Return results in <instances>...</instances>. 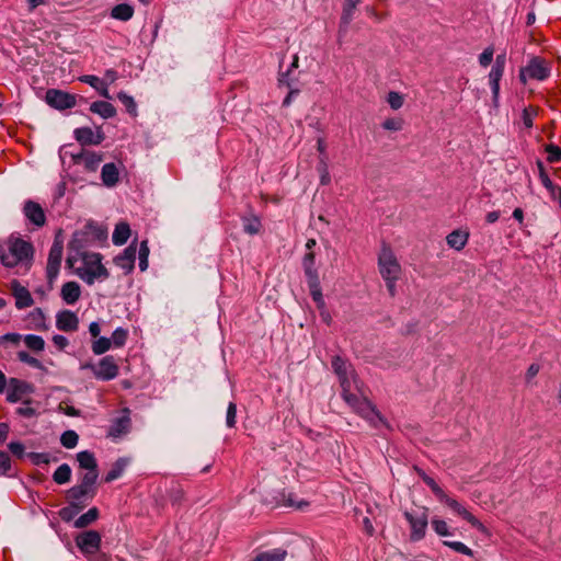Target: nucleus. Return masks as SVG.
<instances>
[{
	"label": "nucleus",
	"instance_id": "1",
	"mask_svg": "<svg viewBox=\"0 0 561 561\" xmlns=\"http://www.w3.org/2000/svg\"><path fill=\"white\" fill-rule=\"evenodd\" d=\"M81 234V232H76L69 242L70 253L66 263L83 282L92 285L96 279H106L108 272L102 264L101 254L80 250Z\"/></svg>",
	"mask_w": 561,
	"mask_h": 561
},
{
	"label": "nucleus",
	"instance_id": "2",
	"mask_svg": "<svg viewBox=\"0 0 561 561\" xmlns=\"http://www.w3.org/2000/svg\"><path fill=\"white\" fill-rule=\"evenodd\" d=\"M33 253L32 243L16 237H10L0 245V261L7 267L28 263L33 257Z\"/></svg>",
	"mask_w": 561,
	"mask_h": 561
},
{
	"label": "nucleus",
	"instance_id": "3",
	"mask_svg": "<svg viewBox=\"0 0 561 561\" xmlns=\"http://www.w3.org/2000/svg\"><path fill=\"white\" fill-rule=\"evenodd\" d=\"M378 270L390 297L397 295V282L402 274L401 265L390 247L383 245L378 255Z\"/></svg>",
	"mask_w": 561,
	"mask_h": 561
},
{
	"label": "nucleus",
	"instance_id": "4",
	"mask_svg": "<svg viewBox=\"0 0 561 561\" xmlns=\"http://www.w3.org/2000/svg\"><path fill=\"white\" fill-rule=\"evenodd\" d=\"M75 541L88 561H108L105 553H100L102 537L99 531H82L75 538Z\"/></svg>",
	"mask_w": 561,
	"mask_h": 561
},
{
	"label": "nucleus",
	"instance_id": "5",
	"mask_svg": "<svg viewBox=\"0 0 561 561\" xmlns=\"http://www.w3.org/2000/svg\"><path fill=\"white\" fill-rule=\"evenodd\" d=\"M345 402L355 413L369 422L371 426L378 427L383 422L376 407L367 398L355 394L352 398L347 397Z\"/></svg>",
	"mask_w": 561,
	"mask_h": 561
},
{
	"label": "nucleus",
	"instance_id": "6",
	"mask_svg": "<svg viewBox=\"0 0 561 561\" xmlns=\"http://www.w3.org/2000/svg\"><path fill=\"white\" fill-rule=\"evenodd\" d=\"M551 68L549 62L541 57H533L526 67L520 70L519 79L523 83L527 79L543 81L549 78Z\"/></svg>",
	"mask_w": 561,
	"mask_h": 561
},
{
	"label": "nucleus",
	"instance_id": "7",
	"mask_svg": "<svg viewBox=\"0 0 561 561\" xmlns=\"http://www.w3.org/2000/svg\"><path fill=\"white\" fill-rule=\"evenodd\" d=\"M404 516L411 527V540L420 541L423 539L428 525L427 510L423 508L421 512H405Z\"/></svg>",
	"mask_w": 561,
	"mask_h": 561
},
{
	"label": "nucleus",
	"instance_id": "8",
	"mask_svg": "<svg viewBox=\"0 0 561 561\" xmlns=\"http://www.w3.org/2000/svg\"><path fill=\"white\" fill-rule=\"evenodd\" d=\"M439 502L447 505L454 513L458 516L462 517L467 520L472 527L478 529L480 533L485 534L486 527L476 517L473 516L463 505H461L457 500L448 496L444 493V496L439 499Z\"/></svg>",
	"mask_w": 561,
	"mask_h": 561
},
{
	"label": "nucleus",
	"instance_id": "9",
	"mask_svg": "<svg viewBox=\"0 0 561 561\" xmlns=\"http://www.w3.org/2000/svg\"><path fill=\"white\" fill-rule=\"evenodd\" d=\"M45 101L49 106L59 111L72 108L77 104L76 95L58 89H48Z\"/></svg>",
	"mask_w": 561,
	"mask_h": 561
},
{
	"label": "nucleus",
	"instance_id": "10",
	"mask_svg": "<svg viewBox=\"0 0 561 561\" xmlns=\"http://www.w3.org/2000/svg\"><path fill=\"white\" fill-rule=\"evenodd\" d=\"M62 242L56 239L50 247L46 266V275L49 283H53L58 276L62 260Z\"/></svg>",
	"mask_w": 561,
	"mask_h": 561
},
{
	"label": "nucleus",
	"instance_id": "11",
	"mask_svg": "<svg viewBox=\"0 0 561 561\" xmlns=\"http://www.w3.org/2000/svg\"><path fill=\"white\" fill-rule=\"evenodd\" d=\"M91 370L96 379L108 381L118 376L119 368L113 356H104L98 365H91Z\"/></svg>",
	"mask_w": 561,
	"mask_h": 561
},
{
	"label": "nucleus",
	"instance_id": "12",
	"mask_svg": "<svg viewBox=\"0 0 561 561\" xmlns=\"http://www.w3.org/2000/svg\"><path fill=\"white\" fill-rule=\"evenodd\" d=\"M34 387L27 381L10 378L7 387V400L9 402L21 401L26 394L33 393Z\"/></svg>",
	"mask_w": 561,
	"mask_h": 561
},
{
	"label": "nucleus",
	"instance_id": "13",
	"mask_svg": "<svg viewBox=\"0 0 561 561\" xmlns=\"http://www.w3.org/2000/svg\"><path fill=\"white\" fill-rule=\"evenodd\" d=\"M95 495V491L84 488L81 484L72 486L67 492V499L77 508H83Z\"/></svg>",
	"mask_w": 561,
	"mask_h": 561
},
{
	"label": "nucleus",
	"instance_id": "14",
	"mask_svg": "<svg viewBox=\"0 0 561 561\" xmlns=\"http://www.w3.org/2000/svg\"><path fill=\"white\" fill-rule=\"evenodd\" d=\"M23 214L36 227H43L46 224V215L43 207L34 201L30 199L24 203Z\"/></svg>",
	"mask_w": 561,
	"mask_h": 561
},
{
	"label": "nucleus",
	"instance_id": "15",
	"mask_svg": "<svg viewBox=\"0 0 561 561\" xmlns=\"http://www.w3.org/2000/svg\"><path fill=\"white\" fill-rule=\"evenodd\" d=\"M72 158L76 164H82L87 171L94 172L102 162L103 154L90 150H82L80 153L75 154Z\"/></svg>",
	"mask_w": 561,
	"mask_h": 561
},
{
	"label": "nucleus",
	"instance_id": "16",
	"mask_svg": "<svg viewBox=\"0 0 561 561\" xmlns=\"http://www.w3.org/2000/svg\"><path fill=\"white\" fill-rule=\"evenodd\" d=\"M75 138L82 146L100 145L104 140V134L101 129L94 133L90 127H80L75 129Z\"/></svg>",
	"mask_w": 561,
	"mask_h": 561
},
{
	"label": "nucleus",
	"instance_id": "17",
	"mask_svg": "<svg viewBox=\"0 0 561 561\" xmlns=\"http://www.w3.org/2000/svg\"><path fill=\"white\" fill-rule=\"evenodd\" d=\"M56 327L64 332H75L79 327L77 314L70 310H64L57 313Z\"/></svg>",
	"mask_w": 561,
	"mask_h": 561
},
{
	"label": "nucleus",
	"instance_id": "18",
	"mask_svg": "<svg viewBox=\"0 0 561 561\" xmlns=\"http://www.w3.org/2000/svg\"><path fill=\"white\" fill-rule=\"evenodd\" d=\"M340 386L342 388V398L344 401H346V398L354 397L355 393L352 392L353 388L356 389L358 392H362V382L357 379L354 370L339 377Z\"/></svg>",
	"mask_w": 561,
	"mask_h": 561
},
{
	"label": "nucleus",
	"instance_id": "19",
	"mask_svg": "<svg viewBox=\"0 0 561 561\" xmlns=\"http://www.w3.org/2000/svg\"><path fill=\"white\" fill-rule=\"evenodd\" d=\"M12 294L15 298V306L18 309L31 307L34 304L31 293L27 288L22 286L18 280L12 282Z\"/></svg>",
	"mask_w": 561,
	"mask_h": 561
},
{
	"label": "nucleus",
	"instance_id": "20",
	"mask_svg": "<svg viewBox=\"0 0 561 561\" xmlns=\"http://www.w3.org/2000/svg\"><path fill=\"white\" fill-rule=\"evenodd\" d=\"M137 248L135 243L129 244L122 254L114 259L115 264L129 273L134 268Z\"/></svg>",
	"mask_w": 561,
	"mask_h": 561
},
{
	"label": "nucleus",
	"instance_id": "21",
	"mask_svg": "<svg viewBox=\"0 0 561 561\" xmlns=\"http://www.w3.org/2000/svg\"><path fill=\"white\" fill-rule=\"evenodd\" d=\"M122 413L123 414L119 417L114 420V422L110 428L108 433L113 437H119V436L128 433L130 430L131 422H130V417H129V410L124 409L122 411Z\"/></svg>",
	"mask_w": 561,
	"mask_h": 561
},
{
	"label": "nucleus",
	"instance_id": "22",
	"mask_svg": "<svg viewBox=\"0 0 561 561\" xmlns=\"http://www.w3.org/2000/svg\"><path fill=\"white\" fill-rule=\"evenodd\" d=\"M79 80L95 89L99 92V94L104 99H111L107 83L99 77L92 75H83L79 77Z\"/></svg>",
	"mask_w": 561,
	"mask_h": 561
},
{
	"label": "nucleus",
	"instance_id": "23",
	"mask_svg": "<svg viewBox=\"0 0 561 561\" xmlns=\"http://www.w3.org/2000/svg\"><path fill=\"white\" fill-rule=\"evenodd\" d=\"M81 295L80 285L76 282H67L61 287V297L68 305L76 304Z\"/></svg>",
	"mask_w": 561,
	"mask_h": 561
},
{
	"label": "nucleus",
	"instance_id": "24",
	"mask_svg": "<svg viewBox=\"0 0 561 561\" xmlns=\"http://www.w3.org/2000/svg\"><path fill=\"white\" fill-rule=\"evenodd\" d=\"M468 239V232L462 230H454L446 237V242L450 248L460 251L466 247Z\"/></svg>",
	"mask_w": 561,
	"mask_h": 561
},
{
	"label": "nucleus",
	"instance_id": "25",
	"mask_svg": "<svg viewBox=\"0 0 561 561\" xmlns=\"http://www.w3.org/2000/svg\"><path fill=\"white\" fill-rule=\"evenodd\" d=\"M90 111L103 118H112L116 115V108L113 104L105 101H95L90 105Z\"/></svg>",
	"mask_w": 561,
	"mask_h": 561
},
{
	"label": "nucleus",
	"instance_id": "26",
	"mask_svg": "<svg viewBox=\"0 0 561 561\" xmlns=\"http://www.w3.org/2000/svg\"><path fill=\"white\" fill-rule=\"evenodd\" d=\"M101 178L106 186H114L119 180L118 169L114 163H105L102 168Z\"/></svg>",
	"mask_w": 561,
	"mask_h": 561
},
{
	"label": "nucleus",
	"instance_id": "27",
	"mask_svg": "<svg viewBox=\"0 0 561 561\" xmlns=\"http://www.w3.org/2000/svg\"><path fill=\"white\" fill-rule=\"evenodd\" d=\"M129 237H130V227L127 222L122 221L115 226V229H114V232L112 236V241L115 245H123L124 243L127 242Z\"/></svg>",
	"mask_w": 561,
	"mask_h": 561
},
{
	"label": "nucleus",
	"instance_id": "28",
	"mask_svg": "<svg viewBox=\"0 0 561 561\" xmlns=\"http://www.w3.org/2000/svg\"><path fill=\"white\" fill-rule=\"evenodd\" d=\"M134 15V8L128 3H119L112 8L111 16L118 21H129Z\"/></svg>",
	"mask_w": 561,
	"mask_h": 561
},
{
	"label": "nucleus",
	"instance_id": "29",
	"mask_svg": "<svg viewBox=\"0 0 561 561\" xmlns=\"http://www.w3.org/2000/svg\"><path fill=\"white\" fill-rule=\"evenodd\" d=\"M77 461L81 469L98 470V462L93 453L83 450L77 454Z\"/></svg>",
	"mask_w": 561,
	"mask_h": 561
},
{
	"label": "nucleus",
	"instance_id": "30",
	"mask_svg": "<svg viewBox=\"0 0 561 561\" xmlns=\"http://www.w3.org/2000/svg\"><path fill=\"white\" fill-rule=\"evenodd\" d=\"M127 465H128V460L126 458L117 459L113 463V466L108 470V472L106 473V476L104 478V481L105 482H112V481L118 479L119 477H122V474L124 473Z\"/></svg>",
	"mask_w": 561,
	"mask_h": 561
},
{
	"label": "nucleus",
	"instance_id": "31",
	"mask_svg": "<svg viewBox=\"0 0 561 561\" xmlns=\"http://www.w3.org/2000/svg\"><path fill=\"white\" fill-rule=\"evenodd\" d=\"M505 68V55H497L495 64L489 73V83L500 82Z\"/></svg>",
	"mask_w": 561,
	"mask_h": 561
},
{
	"label": "nucleus",
	"instance_id": "32",
	"mask_svg": "<svg viewBox=\"0 0 561 561\" xmlns=\"http://www.w3.org/2000/svg\"><path fill=\"white\" fill-rule=\"evenodd\" d=\"M286 556L285 549L276 548L257 554L253 561H284Z\"/></svg>",
	"mask_w": 561,
	"mask_h": 561
},
{
	"label": "nucleus",
	"instance_id": "33",
	"mask_svg": "<svg viewBox=\"0 0 561 561\" xmlns=\"http://www.w3.org/2000/svg\"><path fill=\"white\" fill-rule=\"evenodd\" d=\"M99 517V511L96 507L90 508L87 513L82 514L75 520V527L84 528L95 522Z\"/></svg>",
	"mask_w": 561,
	"mask_h": 561
},
{
	"label": "nucleus",
	"instance_id": "34",
	"mask_svg": "<svg viewBox=\"0 0 561 561\" xmlns=\"http://www.w3.org/2000/svg\"><path fill=\"white\" fill-rule=\"evenodd\" d=\"M332 368L337 377L344 376L351 371H353L351 365L346 359L341 356H334L331 360Z\"/></svg>",
	"mask_w": 561,
	"mask_h": 561
},
{
	"label": "nucleus",
	"instance_id": "35",
	"mask_svg": "<svg viewBox=\"0 0 561 561\" xmlns=\"http://www.w3.org/2000/svg\"><path fill=\"white\" fill-rule=\"evenodd\" d=\"M71 468L67 463L59 466L53 474V479L57 484H65L70 481Z\"/></svg>",
	"mask_w": 561,
	"mask_h": 561
},
{
	"label": "nucleus",
	"instance_id": "36",
	"mask_svg": "<svg viewBox=\"0 0 561 561\" xmlns=\"http://www.w3.org/2000/svg\"><path fill=\"white\" fill-rule=\"evenodd\" d=\"M243 230L248 234H257L262 228L261 221L256 216L244 217L242 219Z\"/></svg>",
	"mask_w": 561,
	"mask_h": 561
},
{
	"label": "nucleus",
	"instance_id": "37",
	"mask_svg": "<svg viewBox=\"0 0 561 561\" xmlns=\"http://www.w3.org/2000/svg\"><path fill=\"white\" fill-rule=\"evenodd\" d=\"M24 343L30 350H32L34 352H42L45 347L44 339L42 336L34 335V334L25 335Z\"/></svg>",
	"mask_w": 561,
	"mask_h": 561
},
{
	"label": "nucleus",
	"instance_id": "38",
	"mask_svg": "<svg viewBox=\"0 0 561 561\" xmlns=\"http://www.w3.org/2000/svg\"><path fill=\"white\" fill-rule=\"evenodd\" d=\"M538 115V107L529 105L523 110L522 121L525 128L530 129L534 126V119Z\"/></svg>",
	"mask_w": 561,
	"mask_h": 561
},
{
	"label": "nucleus",
	"instance_id": "39",
	"mask_svg": "<svg viewBox=\"0 0 561 561\" xmlns=\"http://www.w3.org/2000/svg\"><path fill=\"white\" fill-rule=\"evenodd\" d=\"M117 99L122 102V104L125 106L126 111L133 115L137 116V104L133 96L128 95L127 93L121 91L117 93Z\"/></svg>",
	"mask_w": 561,
	"mask_h": 561
},
{
	"label": "nucleus",
	"instance_id": "40",
	"mask_svg": "<svg viewBox=\"0 0 561 561\" xmlns=\"http://www.w3.org/2000/svg\"><path fill=\"white\" fill-rule=\"evenodd\" d=\"M386 101L393 111H398L404 104V95L397 91H390L386 96Z\"/></svg>",
	"mask_w": 561,
	"mask_h": 561
},
{
	"label": "nucleus",
	"instance_id": "41",
	"mask_svg": "<svg viewBox=\"0 0 561 561\" xmlns=\"http://www.w3.org/2000/svg\"><path fill=\"white\" fill-rule=\"evenodd\" d=\"M431 525L434 531L440 537L453 535V533L449 530V526L447 525V523L438 517L432 518Z\"/></svg>",
	"mask_w": 561,
	"mask_h": 561
},
{
	"label": "nucleus",
	"instance_id": "42",
	"mask_svg": "<svg viewBox=\"0 0 561 561\" xmlns=\"http://www.w3.org/2000/svg\"><path fill=\"white\" fill-rule=\"evenodd\" d=\"M420 477L424 481V483L432 490L435 496L439 500L444 496L445 491L435 482L433 478L427 476L424 471H419Z\"/></svg>",
	"mask_w": 561,
	"mask_h": 561
},
{
	"label": "nucleus",
	"instance_id": "43",
	"mask_svg": "<svg viewBox=\"0 0 561 561\" xmlns=\"http://www.w3.org/2000/svg\"><path fill=\"white\" fill-rule=\"evenodd\" d=\"M111 340L108 337L102 336L92 343L91 348L95 355H102L106 353L111 348Z\"/></svg>",
	"mask_w": 561,
	"mask_h": 561
},
{
	"label": "nucleus",
	"instance_id": "44",
	"mask_svg": "<svg viewBox=\"0 0 561 561\" xmlns=\"http://www.w3.org/2000/svg\"><path fill=\"white\" fill-rule=\"evenodd\" d=\"M79 436L75 431H66L60 436V443L64 447L70 449L75 448L78 444Z\"/></svg>",
	"mask_w": 561,
	"mask_h": 561
},
{
	"label": "nucleus",
	"instance_id": "45",
	"mask_svg": "<svg viewBox=\"0 0 561 561\" xmlns=\"http://www.w3.org/2000/svg\"><path fill=\"white\" fill-rule=\"evenodd\" d=\"M98 470H88L81 478L80 483L84 488L95 491V483L98 480Z\"/></svg>",
	"mask_w": 561,
	"mask_h": 561
},
{
	"label": "nucleus",
	"instance_id": "46",
	"mask_svg": "<svg viewBox=\"0 0 561 561\" xmlns=\"http://www.w3.org/2000/svg\"><path fill=\"white\" fill-rule=\"evenodd\" d=\"M443 545L453 549L454 551H456L458 553H461V554H465L468 557L473 556L472 549H470L468 546H466L465 543H462L460 541L443 540Z\"/></svg>",
	"mask_w": 561,
	"mask_h": 561
},
{
	"label": "nucleus",
	"instance_id": "47",
	"mask_svg": "<svg viewBox=\"0 0 561 561\" xmlns=\"http://www.w3.org/2000/svg\"><path fill=\"white\" fill-rule=\"evenodd\" d=\"M443 545L453 549L454 551H456L458 553H461V554H465L468 557L473 556L472 549H470L468 546H466L465 543H462L460 541L443 540Z\"/></svg>",
	"mask_w": 561,
	"mask_h": 561
},
{
	"label": "nucleus",
	"instance_id": "48",
	"mask_svg": "<svg viewBox=\"0 0 561 561\" xmlns=\"http://www.w3.org/2000/svg\"><path fill=\"white\" fill-rule=\"evenodd\" d=\"M404 122L400 117H389L382 122V128L390 131L402 130Z\"/></svg>",
	"mask_w": 561,
	"mask_h": 561
},
{
	"label": "nucleus",
	"instance_id": "49",
	"mask_svg": "<svg viewBox=\"0 0 561 561\" xmlns=\"http://www.w3.org/2000/svg\"><path fill=\"white\" fill-rule=\"evenodd\" d=\"M547 152V160L550 163H558L561 161V148L557 145L549 144L545 148Z\"/></svg>",
	"mask_w": 561,
	"mask_h": 561
},
{
	"label": "nucleus",
	"instance_id": "50",
	"mask_svg": "<svg viewBox=\"0 0 561 561\" xmlns=\"http://www.w3.org/2000/svg\"><path fill=\"white\" fill-rule=\"evenodd\" d=\"M298 65H299V57H298V55H294L289 69L286 72L279 73L278 82L280 85H286V87L290 88L289 75L294 69L298 68Z\"/></svg>",
	"mask_w": 561,
	"mask_h": 561
},
{
	"label": "nucleus",
	"instance_id": "51",
	"mask_svg": "<svg viewBox=\"0 0 561 561\" xmlns=\"http://www.w3.org/2000/svg\"><path fill=\"white\" fill-rule=\"evenodd\" d=\"M127 336H128V333L125 329L117 328L113 332L112 337L110 340L115 347H122L125 345Z\"/></svg>",
	"mask_w": 561,
	"mask_h": 561
},
{
	"label": "nucleus",
	"instance_id": "52",
	"mask_svg": "<svg viewBox=\"0 0 561 561\" xmlns=\"http://www.w3.org/2000/svg\"><path fill=\"white\" fill-rule=\"evenodd\" d=\"M318 171L320 173V183L322 185H328L331 182V176L328 170L327 157L320 158Z\"/></svg>",
	"mask_w": 561,
	"mask_h": 561
},
{
	"label": "nucleus",
	"instance_id": "53",
	"mask_svg": "<svg viewBox=\"0 0 561 561\" xmlns=\"http://www.w3.org/2000/svg\"><path fill=\"white\" fill-rule=\"evenodd\" d=\"M33 328L36 330L45 329V316L41 309L33 310L28 316Z\"/></svg>",
	"mask_w": 561,
	"mask_h": 561
},
{
	"label": "nucleus",
	"instance_id": "54",
	"mask_svg": "<svg viewBox=\"0 0 561 561\" xmlns=\"http://www.w3.org/2000/svg\"><path fill=\"white\" fill-rule=\"evenodd\" d=\"M169 499L173 506H179L184 500V492L180 485H173L169 492Z\"/></svg>",
	"mask_w": 561,
	"mask_h": 561
},
{
	"label": "nucleus",
	"instance_id": "55",
	"mask_svg": "<svg viewBox=\"0 0 561 561\" xmlns=\"http://www.w3.org/2000/svg\"><path fill=\"white\" fill-rule=\"evenodd\" d=\"M18 358H19L20 362L25 363V364L30 365L31 367H34V368H42L43 367L42 363L37 358L31 356L25 351H20L18 353Z\"/></svg>",
	"mask_w": 561,
	"mask_h": 561
},
{
	"label": "nucleus",
	"instance_id": "56",
	"mask_svg": "<svg viewBox=\"0 0 561 561\" xmlns=\"http://www.w3.org/2000/svg\"><path fill=\"white\" fill-rule=\"evenodd\" d=\"M27 456L35 466L48 465L50 462V456L47 453H30Z\"/></svg>",
	"mask_w": 561,
	"mask_h": 561
},
{
	"label": "nucleus",
	"instance_id": "57",
	"mask_svg": "<svg viewBox=\"0 0 561 561\" xmlns=\"http://www.w3.org/2000/svg\"><path fill=\"white\" fill-rule=\"evenodd\" d=\"M11 468L9 455L5 451H0V476H9Z\"/></svg>",
	"mask_w": 561,
	"mask_h": 561
},
{
	"label": "nucleus",
	"instance_id": "58",
	"mask_svg": "<svg viewBox=\"0 0 561 561\" xmlns=\"http://www.w3.org/2000/svg\"><path fill=\"white\" fill-rule=\"evenodd\" d=\"M310 291H311L312 299L314 300V302H317L318 307L324 306L323 296H322V293H321V289L319 287V283L317 279H314L312 282V284L310 285Z\"/></svg>",
	"mask_w": 561,
	"mask_h": 561
},
{
	"label": "nucleus",
	"instance_id": "59",
	"mask_svg": "<svg viewBox=\"0 0 561 561\" xmlns=\"http://www.w3.org/2000/svg\"><path fill=\"white\" fill-rule=\"evenodd\" d=\"M493 55L494 48L491 46L486 47L479 56V64L482 67H488L493 60Z\"/></svg>",
	"mask_w": 561,
	"mask_h": 561
},
{
	"label": "nucleus",
	"instance_id": "60",
	"mask_svg": "<svg viewBox=\"0 0 561 561\" xmlns=\"http://www.w3.org/2000/svg\"><path fill=\"white\" fill-rule=\"evenodd\" d=\"M80 510L71 504V506L62 507L59 511V516L64 522H70Z\"/></svg>",
	"mask_w": 561,
	"mask_h": 561
},
{
	"label": "nucleus",
	"instance_id": "61",
	"mask_svg": "<svg viewBox=\"0 0 561 561\" xmlns=\"http://www.w3.org/2000/svg\"><path fill=\"white\" fill-rule=\"evenodd\" d=\"M236 419H237V405H236V403L230 402L227 408V416H226L227 426L230 428L234 427Z\"/></svg>",
	"mask_w": 561,
	"mask_h": 561
},
{
	"label": "nucleus",
	"instance_id": "62",
	"mask_svg": "<svg viewBox=\"0 0 561 561\" xmlns=\"http://www.w3.org/2000/svg\"><path fill=\"white\" fill-rule=\"evenodd\" d=\"M31 401H24L23 405L16 409V413L23 417H33L36 415V410L30 405Z\"/></svg>",
	"mask_w": 561,
	"mask_h": 561
},
{
	"label": "nucleus",
	"instance_id": "63",
	"mask_svg": "<svg viewBox=\"0 0 561 561\" xmlns=\"http://www.w3.org/2000/svg\"><path fill=\"white\" fill-rule=\"evenodd\" d=\"M355 9L356 8H351L348 4L344 3L343 13L341 16V23L344 26H347L351 23Z\"/></svg>",
	"mask_w": 561,
	"mask_h": 561
},
{
	"label": "nucleus",
	"instance_id": "64",
	"mask_svg": "<svg viewBox=\"0 0 561 561\" xmlns=\"http://www.w3.org/2000/svg\"><path fill=\"white\" fill-rule=\"evenodd\" d=\"M9 450L16 456L18 458H22L24 456V446L20 442H11L8 445Z\"/></svg>",
	"mask_w": 561,
	"mask_h": 561
}]
</instances>
